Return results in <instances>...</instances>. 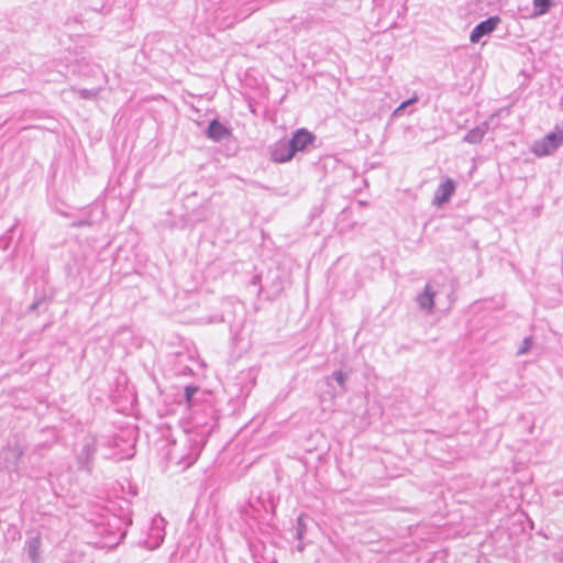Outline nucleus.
I'll return each mask as SVG.
<instances>
[{"label":"nucleus","mask_w":563,"mask_h":563,"mask_svg":"<svg viewBox=\"0 0 563 563\" xmlns=\"http://www.w3.org/2000/svg\"><path fill=\"white\" fill-rule=\"evenodd\" d=\"M32 563H40L41 538L38 536L29 538L24 547Z\"/></svg>","instance_id":"obj_11"},{"label":"nucleus","mask_w":563,"mask_h":563,"mask_svg":"<svg viewBox=\"0 0 563 563\" xmlns=\"http://www.w3.org/2000/svg\"><path fill=\"white\" fill-rule=\"evenodd\" d=\"M165 538V519L161 516L153 518L152 527L148 534V547L154 549L159 547Z\"/></svg>","instance_id":"obj_5"},{"label":"nucleus","mask_w":563,"mask_h":563,"mask_svg":"<svg viewBox=\"0 0 563 563\" xmlns=\"http://www.w3.org/2000/svg\"><path fill=\"white\" fill-rule=\"evenodd\" d=\"M435 291L430 284H427L423 291L420 292L416 300L419 308L428 313H431L434 307Z\"/></svg>","instance_id":"obj_9"},{"label":"nucleus","mask_w":563,"mask_h":563,"mask_svg":"<svg viewBox=\"0 0 563 563\" xmlns=\"http://www.w3.org/2000/svg\"><path fill=\"white\" fill-rule=\"evenodd\" d=\"M255 563H277L274 552L261 542L250 544Z\"/></svg>","instance_id":"obj_7"},{"label":"nucleus","mask_w":563,"mask_h":563,"mask_svg":"<svg viewBox=\"0 0 563 563\" xmlns=\"http://www.w3.org/2000/svg\"><path fill=\"white\" fill-rule=\"evenodd\" d=\"M314 136L306 129L297 130L292 137L289 140L294 153L306 150V147L312 143Z\"/></svg>","instance_id":"obj_8"},{"label":"nucleus","mask_w":563,"mask_h":563,"mask_svg":"<svg viewBox=\"0 0 563 563\" xmlns=\"http://www.w3.org/2000/svg\"><path fill=\"white\" fill-rule=\"evenodd\" d=\"M230 134L229 129L218 120H212L207 129V136L214 142H220L229 137Z\"/></svg>","instance_id":"obj_10"},{"label":"nucleus","mask_w":563,"mask_h":563,"mask_svg":"<svg viewBox=\"0 0 563 563\" xmlns=\"http://www.w3.org/2000/svg\"><path fill=\"white\" fill-rule=\"evenodd\" d=\"M256 504L261 505V504H262L261 499H257L255 503H251V504H250V508H251V510H252L253 512H257V511H258V509H257V507H256Z\"/></svg>","instance_id":"obj_21"},{"label":"nucleus","mask_w":563,"mask_h":563,"mask_svg":"<svg viewBox=\"0 0 563 563\" xmlns=\"http://www.w3.org/2000/svg\"><path fill=\"white\" fill-rule=\"evenodd\" d=\"M269 155L275 163H286L294 157L295 153L289 141L279 140L271 146Z\"/></svg>","instance_id":"obj_2"},{"label":"nucleus","mask_w":563,"mask_h":563,"mask_svg":"<svg viewBox=\"0 0 563 563\" xmlns=\"http://www.w3.org/2000/svg\"><path fill=\"white\" fill-rule=\"evenodd\" d=\"M216 427V420L211 417L208 421L195 415L192 418V430L189 432L187 442L189 451L186 455L178 454L175 450H170V459L176 460L184 467H189L199 457L209 435Z\"/></svg>","instance_id":"obj_1"},{"label":"nucleus","mask_w":563,"mask_h":563,"mask_svg":"<svg viewBox=\"0 0 563 563\" xmlns=\"http://www.w3.org/2000/svg\"><path fill=\"white\" fill-rule=\"evenodd\" d=\"M418 100H419L418 95H417V93H413V96H412L410 99H408V100H406V101L401 102V103H400V104H399V106L394 110V112H393V117H394V118H399V117H401V115L404 114V111H405L409 106H411V104H413V103L418 102Z\"/></svg>","instance_id":"obj_13"},{"label":"nucleus","mask_w":563,"mask_h":563,"mask_svg":"<svg viewBox=\"0 0 563 563\" xmlns=\"http://www.w3.org/2000/svg\"><path fill=\"white\" fill-rule=\"evenodd\" d=\"M3 243V249L5 250L8 247V240L0 239V244Z\"/></svg>","instance_id":"obj_22"},{"label":"nucleus","mask_w":563,"mask_h":563,"mask_svg":"<svg viewBox=\"0 0 563 563\" xmlns=\"http://www.w3.org/2000/svg\"><path fill=\"white\" fill-rule=\"evenodd\" d=\"M333 378L342 388H345L346 375L342 371H335L333 373Z\"/></svg>","instance_id":"obj_16"},{"label":"nucleus","mask_w":563,"mask_h":563,"mask_svg":"<svg viewBox=\"0 0 563 563\" xmlns=\"http://www.w3.org/2000/svg\"><path fill=\"white\" fill-rule=\"evenodd\" d=\"M296 549H297L299 552L303 551V544H302L301 542H299V543L297 544Z\"/></svg>","instance_id":"obj_23"},{"label":"nucleus","mask_w":563,"mask_h":563,"mask_svg":"<svg viewBox=\"0 0 563 563\" xmlns=\"http://www.w3.org/2000/svg\"><path fill=\"white\" fill-rule=\"evenodd\" d=\"M96 453V445L93 439L86 440L81 452L78 455L79 463L84 466L89 463L90 459H92Z\"/></svg>","instance_id":"obj_12"},{"label":"nucleus","mask_w":563,"mask_h":563,"mask_svg":"<svg viewBox=\"0 0 563 563\" xmlns=\"http://www.w3.org/2000/svg\"><path fill=\"white\" fill-rule=\"evenodd\" d=\"M551 7V0H533L534 15L540 16L545 14Z\"/></svg>","instance_id":"obj_14"},{"label":"nucleus","mask_w":563,"mask_h":563,"mask_svg":"<svg viewBox=\"0 0 563 563\" xmlns=\"http://www.w3.org/2000/svg\"><path fill=\"white\" fill-rule=\"evenodd\" d=\"M91 96H95L90 90L84 89L80 90V97L84 99L90 98Z\"/></svg>","instance_id":"obj_19"},{"label":"nucleus","mask_w":563,"mask_h":563,"mask_svg":"<svg viewBox=\"0 0 563 563\" xmlns=\"http://www.w3.org/2000/svg\"><path fill=\"white\" fill-rule=\"evenodd\" d=\"M532 346V339L527 336L523 339L521 346L518 350V355L526 354Z\"/></svg>","instance_id":"obj_15"},{"label":"nucleus","mask_w":563,"mask_h":563,"mask_svg":"<svg viewBox=\"0 0 563 563\" xmlns=\"http://www.w3.org/2000/svg\"><path fill=\"white\" fill-rule=\"evenodd\" d=\"M499 21L500 19L498 16H490L487 20L478 23L472 30L470 41L472 43H478L483 36L490 34L496 29Z\"/></svg>","instance_id":"obj_4"},{"label":"nucleus","mask_w":563,"mask_h":563,"mask_svg":"<svg viewBox=\"0 0 563 563\" xmlns=\"http://www.w3.org/2000/svg\"><path fill=\"white\" fill-rule=\"evenodd\" d=\"M89 224H90V221L87 219L79 220V221L73 223L74 227H84V225H89Z\"/></svg>","instance_id":"obj_20"},{"label":"nucleus","mask_w":563,"mask_h":563,"mask_svg":"<svg viewBox=\"0 0 563 563\" xmlns=\"http://www.w3.org/2000/svg\"><path fill=\"white\" fill-rule=\"evenodd\" d=\"M198 391V388L195 386H186L185 387V398L188 404H190L192 396Z\"/></svg>","instance_id":"obj_18"},{"label":"nucleus","mask_w":563,"mask_h":563,"mask_svg":"<svg viewBox=\"0 0 563 563\" xmlns=\"http://www.w3.org/2000/svg\"><path fill=\"white\" fill-rule=\"evenodd\" d=\"M495 119V114H492L486 121L482 122L477 126L471 129L463 137V141L468 144H478L483 141L484 136L490 129V124Z\"/></svg>","instance_id":"obj_6"},{"label":"nucleus","mask_w":563,"mask_h":563,"mask_svg":"<svg viewBox=\"0 0 563 563\" xmlns=\"http://www.w3.org/2000/svg\"><path fill=\"white\" fill-rule=\"evenodd\" d=\"M303 534H305V525H303V519L302 517H298L297 519V531H296V538L298 540H301L303 538Z\"/></svg>","instance_id":"obj_17"},{"label":"nucleus","mask_w":563,"mask_h":563,"mask_svg":"<svg viewBox=\"0 0 563 563\" xmlns=\"http://www.w3.org/2000/svg\"><path fill=\"white\" fill-rule=\"evenodd\" d=\"M455 181L451 178H445L437 188L433 197L434 206H442L446 203L455 192Z\"/></svg>","instance_id":"obj_3"}]
</instances>
